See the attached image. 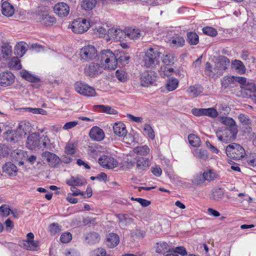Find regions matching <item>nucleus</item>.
I'll use <instances>...</instances> for the list:
<instances>
[{"instance_id": "nucleus-7", "label": "nucleus", "mask_w": 256, "mask_h": 256, "mask_svg": "<svg viewBox=\"0 0 256 256\" xmlns=\"http://www.w3.org/2000/svg\"><path fill=\"white\" fill-rule=\"evenodd\" d=\"M80 55L84 60H91L98 56L97 50L94 46H86L80 49Z\"/></svg>"}, {"instance_id": "nucleus-52", "label": "nucleus", "mask_w": 256, "mask_h": 256, "mask_svg": "<svg viewBox=\"0 0 256 256\" xmlns=\"http://www.w3.org/2000/svg\"><path fill=\"white\" fill-rule=\"evenodd\" d=\"M222 122L224 125L228 126V128L236 126L235 121L232 118L230 117H222Z\"/></svg>"}, {"instance_id": "nucleus-42", "label": "nucleus", "mask_w": 256, "mask_h": 256, "mask_svg": "<svg viewBox=\"0 0 256 256\" xmlns=\"http://www.w3.org/2000/svg\"><path fill=\"white\" fill-rule=\"evenodd\" d=\"M156 250L158 253H165L170 250L168 244L165 242H160L156 244Z\"/></svg>"}, {"instance_id": "nucleus-6", "label": "nucleus", "mask_w": 256, "mask_h": 256, "mask_svg": "<svg viewBox=\"0 0 256 256\" xmlns=\"http://www.w3.org/2000/svg\"><path fill=\"white\" fill-rule=\"evenodd\" d=\"M34 236L32 232L26 234V239L20 242V246L27 250L36 251L39 249V242L34 240Z\"/></svg>"}, {"instance_id": "nucleus-4", "label": "nucleus", "mask_w": 256, "mask_h": 256, "mask_svg": "<svg viewBox=\"0 0 256 256\" xmlns=\"http://www.w3.org/2000/svg\"><path fill=\"white\" fill-rule=\"evenodd\" d=\"M226 152L228 157L235 160H240L246 154L244 148L236 143H232L228 146L226 148Z\"/></svg>"}, {"instance_id": "nucleus-29", "label": "nucleus", "mask_w": 256, "mask_h": 256, "mask_svg": "<svg viewBox=\"0 0 256 256\" xmlns=\"http://www.w3.org/2000/svg\"><path fill=\"white\" fill-rule=\"evenodd\" d=\"M116 54L117 64L118 62L120 63L122 66L128 64L130 57L124 52H120L118 54Z\"/></svg>"}, {"instance_id": "nucleus-61", "label": "nucleus", "mask_w": 256, "mask_h": 256, "mask_svg": "<svg viewBox=\"0 0 256 256\" xmlns=\"http://www.w3.org/2000/svg\"><path fill=\"white\" fill-rule=\"evenodd\" d=\"M247 162L250 166H256V154H251L247 158Z\"/></svg>"}, {"instance_id": "nucleus-18", "label": "nucleus", "mask_w": 256, "mask_h": 256, "mask_svg": "<svg viewBox=\"0 0 256 256\" xmlns=\"http://www.w3.org/2000/svg\"><path fill=\"white\" fill-rule=\"evenodd\" d=\"M89 135L92 140L98 142L103 140L105 136L103 130L96 126L91 128Z\"/></svg>"}, {"instance_id": "nucleus-55", "label": "nucleus", "mask_w": 256, "mask_h": 256, "mask_svg": "<svg viewBox=\"0 0 256 256\" xmlns=\"http://www.w3.org/2000/svg\"><path fill=\"white\" fill-rule=\"evenodd\" d=\"M87 238L89 239V242L92 244L98 242L100 239L99 234L94 232L89 234Z\"/></svg>"}, {"instance_id": "nucleus-47", "label": "nucleus", "mask_w": 256, "mask_h": 256, "mask_svg": "<svg viewBox=\"0 0 256 256\" xmlns=\"http://www.w3.org/2000/svg\"><path fill=\"white\" fill-rule=\"evenodd\" d=\"M27 49L26 46L22 44H18L14 48V52L20 56H22L26 52Z\"/></svg>"}, {"instance_id": "nucleus-50", "label": "nucleus", "mask_w": 256, "mask_h": 256, "mask_svg": "<svg viewBox=\"0 0 256 256\" xmlns=\"http://www.w3.org/2000/svg\"><path fill=\"white\" fill-rule=\"evenodd\" d=\"M10 66L15 70H20L22 68L20 60L18 57H14L11 59L10 62Z\"/></svg>"}, {"instance_id": "nucleus-37", "label": "nucleus", "mask_w": 256, "mask_h": 256, "mask_svg": "<svg viewBox=\"0 0 256 256\" xmlns=\"http://www.w3.org/2000/svg\"><path fill=\"white\" fill-rule=\"evenodd\" d=\"M234 68L239 73L244 74L246 72V68L244 64L240 60H235L232 62Z\"/></svg>"}, {"instance_id": "nucleus-56", "label": "nucleus", "mask_w": 256, "mask_h": 256, "mask_svg": "<svg viewBox=\"0 0 256 256\" xmlns=\"http://www.w3.org/2000/svg\"><path fill=\"white\" fill-rule=\"evenodd\" d=\"M2 54L8 56L12 52V48L9 44H4L2 46Z\"/></svg>"}, {"instance_id": "nucleus-17", "label": "nucleus", "mask_w": 256, "mask_h": 256, "mask_svg": "<svg viewBox=\"0 0 256 256\" xmlns=\"http://www.w3.org/2000/svg\"><path fill=\"white\" fill-rule=\"evenodd\" d=\"M42 156L46 159L50 166L54 167L58 166L61 161L60 158L56 154L49 152H43Z\"/></svg>"}, {"instance_id": "nucleus-2", "label": "nucleus", "mask_w": 256, "mask_h": 256, "mask_svg": "<svg viewBox=\"0 0 256 256\" xmlns=\"http://www.w3.org/2000/svg\"><path fill=\"white\" fill-rule=\"evenodd\" d=\"M238 130L236 126L224 128L218 130L216 135L218 140L223 142L228 143L236 138Z\"/></svg>"}, {"instance_id": "nucleus-19", "label": "nucleus", "mask_w": 256, "mask_h": 256, "mask_svg": "<svg viewBox=\"0 0 256 256\" xmlns=\"http://www.w3.org/2000/svg\"><path fill=\"white\" fill-rule=\"evenodd\" d=\"M127 162L130 163L131 166H134L136 164V168L138 170H144L148 167V160L144 158H135L134 162L127 159Z\"/></svg>"}, {"instance_id": "nucleus-25", "label": "nucleus", "mask_w": 256, "mask_h": 256, "mask_svg": "<svg viewBox=\"0 0 256 256\" xmlns=\"http://www.w3.org/2000/svg\"><path fill=\"white\" fill-rule=\"evenodd\" d=\"M14 8L8 2H4L2 5V12L6 16H10L14 14Z\"/></svg>"}, {"instance_id": "nucleus-33", "label": "nucleus", "mask_w": 256, "mask_h": 256, "mask_svg": "<svg viewBox=\"0 0 256 256\" xmlns=\"http://www.w3.org/2000/svg\"><path fill=\"white\" fill-rule=\"evenodd\" d=\"M116 216L119 222L124 224L125 225L132 224L133 222V219L127 214H118Z\"/></svg>"}, {"instance_id": "nucleus-26", "label": "nucleus", "mask_w": 256, "mask_h": 256, "mask_svg": "<svg viewBox=\"0 0 256 256\" xmlns=\"http://www.w3.org/2000/svg\"><path fill=\"white\" fill-rule=\"evenodd\" d=\"M96 3L97 0H82L80 6L82 9L89 11L96 6Z\"/></svg>"}, {"instance_id": "nucleus-5", "label": "nucleus", "mask_w": 256, "mask_h": 256, "mask_svg": "<svg viewBox=\"0 0 256 256\" xmlns=\"http://www.w3.org/2000/svg\"><path fill=\"white\" fill-rule=\"evenodd\" d=\"M234 81L238 82L242 85V92L246 96H256V86L252 82H246L244 77L232 76Z\"/></svg>"}, {"instance_id": "nucleus-51", "label": "nucleus", "mask_w": 256, "mask_h": 256, "mask_svg": "<svg viewBox=\"0 0 256 256\" xmlns=\"http://www.w3.org/2000/svg\"><path fill=\"white\" fill-rule=\"evenodd\" d=\"M116 78L122 82H126L128 79V75L125 72L122 70H117L116 72Z\"/></svg>"}, {"instance_id": "nucleus-59", "label": "nucleus", "mask_w": 256, "mask_h": 256, "mask_svg": "<svg viewBox=\"0 0 256 256\" xmlns=\"http://www.w3.org/2000/svg\"><path fill=\"white\" fill-rule=\"evenodd\" d=\"M76 152L75 147L73 144L68 143L65 147V152L68 154H73Z\"/></svg>"}, {"instance_id": "nucleus-45", "label": "nucleus", "mask_w": 256, "mask_h": 256, "mask_svg": "<svg viewBox=\"0 0 256 256\" xmlns=\"http://www.w3.org/2000/svg\"><path fill=\"white\" fill-rule=\"evenodd\" d=\"M205 180L203 174H196L192 180V182L194 185H200L204 183Z\"/></svg>"}, {"instance_id": "nucleus-28", "label": "nucleus", "mask_w": 256, "mask_h": 256, "mask_svg": "<svg viewBox=\"0 0 256 256\" xmlns=\"http://www.w3.org/2000/svg\"><path fill=\"white\" fill-rule=\"evenodd\" d=\"M20 73L22 78H24L28 82H36L40 81V79L38 78V77L32 74L26 70H22Z\"/></svg>"}, {"instance_id": "nucleus-3", "label": "nucleus", "mask_w": 256, "mask_h": 256, "mask_svg": "<svg viewBox=\"0 0 256 256\" xmlns=\"http://www.w3.org/2000/svg\"><path fill=\"white\" fill-rule=\"evenodd\" d=\"M160 54L161 52L156 49L152 48H148L146 52L143 60L144 66L146 68H152L158 64Z\"/></svg>"}, {"instance_id": "nucleus-60", "label": "nucleus", "mask_w": 256, "mask_h": 256, "mask_svg": "<svg viewBox=\"0 0 256 256\" xmlns=\"http://www.w3.org/2000/svg\"><path fill=\"white\" fill-rule=\"evenodd\" d=\"M233 77L232 76H224L221 81L222 85L224 88H226L228 86L229 84L232 82Z\"/></svg>"}, {"instance_id": "nucleus-46", "label": "nucleus", "mask_w": 256, "mask_h": 256, "mask_svg": "<svg viewBox=\"0 0 256 256\" xmlns=\"http://www.w3.org/2000/svg\"><path fill=\"white\" fill-rule=\"evenodd\" d=\"M144 134L151 140H153L155 138L154 132L150 125L148 124H144Z\"/></svg>"}, {"instance_id": "nucleus-39", "label": "nucleus", "mask_w": 256, "mask_h": 256, "mask_svg": "<svg viewBox=\"0 0 256 256\" xmlns=\"http://www.w3.org/2000/svg\"><path fill=\"white\" fill-rule=\"evenodd\" d=\"M188 140L190 144L194 147H198L200 144V138L196 134H190L188 136Z\"/></svg>"}, {"instance_id": "nucleus-12", "label": "nucleus", "mask_w": 256, "mask_h": 256, "mask_svg": "<svg viewBox=\"0 0 256 256\" xmlns=\"http://www.w3.org/2000/svg\"><path fill=\"white\" fill-rule=\"evenodd\" d=\"M14 75L9 71H5L0 73V84L2 86L12 85L14 82Z\"/></svg>"}, {"instance_id": "nucleus-62", "label": "nucleus", "mask_w": 256, "mask_h": 256, "mask_svg": "<svg viewBox=\"0 0 256 256\" xmlns=\"http://www.w3.org/2000/svg\"><path fill=\"white\" fill-rule=\"evenodd\" d=\"M238 119L240 122L246 125H249L250 124V120L248 117L244 114H240L238 116Z\"/></svg>"}, {"instance_id": "nucleus-21", "label": "nucleus", "mask_w": 256, "mask_h": 256, "mask_svg": "<svg viewBox=\"0 0 256 256\" xmlns=\"http://www.w3.org/2000/svg\"><path fill=\"white\" fill-rule=\"evenodd\" d=\"M120 242L119 236L114 233H110L107 235L106 244L110 248L116 247Z\"/></svg>"}, {"instance_id": "nucleus-13", "label": "nucleus", "mask_w": 256, "mask_h": 256, "mask_svg": "<svg viewBox=\"0 0 256 256\" xmlns=\"http://www.w3.org/2000/svg\"><path fill=\"white\" fill-rule=\"evenodd\" d=\"M108 36L109 37L108 40L120 41L126 38V34L125 31H122L120 29L112 28L108 30Z\"/></svg>"}, {"instance_id": "nucleus-30", "label": "nucleus", "mask_w": 256, "mask_h": 256, "mask_svg": "<svg viewBox=\"0 0 256 256\" xmlns=\"http://www.w3.org/2000/svg\"><path fill=\"white\" fill-rule=\"evenodd\" d=\"M126 36L131 39L138 38L140 36V30L136 28H128L126 30Z\"/></svg>"}, {"instance_id": "nucleus-34", "label": "nucleus", "mask_w": 256, "mask_h": 256, "mask_svg": "<svg viewBox=\"0 0 256 256\" xmlns=\"http://www.w3.org/2000/svg\"><path fill=\"white\" fill-rule=\"evenodd\" d=\"M187 40L190 45H196L199 42L198 36L196 32H188Z\"/></svg>"}, {"instance_id": "nucleus-57", "label": "nucleus", "mask_w": 256, "mask_h": 256, "mask_svg": "<svg viewBox=\"0 0 256 256\" xmlns=\"http://www.w3.org/2000/svg\"><path fill=\"white\" fill-rule=\"evenodd\" d=\"M11 212L9 206L6 204H3L0 206V213L4 216H8Z\"/></svg>"}, {"instance_id": "nucleus-43", "label": "nucleus", "mask_w": 256, "mask_h": 256, "mask_svg": "<svg viewBox=\"0 0 256 256\" xmlns=\"http://www.w3.org/2000/svg\"><path fill=\"white\" fill-rule=\"evenodd\" d=\"M205 181L210 182L216 178L218 175L212 170H208L203 173Z\"/></svg>"}, {"instance_id": "nucleus-20", "label": "nucleus", "mask_w": 256, "mask_h": 256, "mask_svg": "<svg viewBox=\"0 0 256 256\" xmlns=\"http://www.w3.org/2000/svg\"><path fill=\"white\" fill-rule=\"evenodd\" d=\"M113 130L115 134L119 137H124L128 133L125 124L120 122L114 124Z\"/></svg>"}, {"instance_id": "nucleus-9", "label": "nucleus", "mask_w": 256, "mask_h": 256, "mask_svg": "<svg viewBox=\"0 0 256 256\" xmlns=\"http://www.w3.org/2000/svg\"><path fill=\"white\" fill-rule=\"evenodd\" d=\"M74 88L78 94L84 96H94L96 94L95 90L92 87L84 83L76 82Z\"/></svg>"}, {"instance_id": "nucleus-63", "label": "nucleus", "mask_w": 256, "mask_h": 256, "mask_svg": "<svg viewBox=\"0 0 256 256\" xmlns=\"http://www.w3.org/2000/svg\"><path fill=\"white\" fill-rule=\"evenodd\" d=\"M192 113L195 116H204V108H194L192 110Z\"/></svg>"}, {"instance_id": "nucleus-48", "label": "nucleus", "mask_w": 256, "mask_h": 256, "mask_svg": "<svg viewBox=\"0 0 256 256\" xmlns=\"http://www.w3.org/2000/svg\"><path fill=\"white\" fill-rule=\"evenodd\" d=\"M162 60L166 65L170 66L174 64L176 60L173 54H168L164 56Z\"/></svg>"}, {"instance_id": "nucleus-58", "label": "nucleus", "mask_w": 256, "mask_h": 256, "mask_svg": "<svg viewBox=\"0 0 256 256\" xmlns=\"http://www.w3.org/2000/svg\"><path fill=\"white\" fill-rule=\"evenodd\" d=\"M72 239V236L70 232H64L62 234L60 238V240L62 243H68Z\"/></svg>"}, {"instance_id": "nucleus-10", "label": "nucleus", "mask_w": 256, "mask_h": 256, "mask_svg": "<svg viewBox=\"0 0 256 256\" xmlns=\"http://www.w3.org/2000/svg\"><path fill=\"white\" fill-rule=\"evenodd\" d=\"M102 68L99 64L91 62L86 65L84 69V74L90 77L96 76L102 73Z\"/></svg>"}, {"instance_id": "nucleus-35", "label": "nucleus", "mask_w": 256, "mask_h": 256, "mask_svg": "<svg viewBox=\"0 0 256 256\" xmlns=\"http://www.w3.org/2000/svg\"><path fill=\"white\" fill-rule=\"evenodd\" d=\"M178 84V82L176 78H170L168 80L166 88L168 92L172 91L177 88Z\"/></svg>"}, {"instance_id": "nucleus-31", "label": "nucleus", "mask_w": 256, "mask_h": 256, "mask_svg": "<svg viewBox=\"0 0 256 256\" xmlns=\"http://www.w3.org/2000/svg\"><path fill=\"white\" fill-rule=\"evenodd\" d=\"M134 152L138 155L146 156L150 154V148L146 145L139 146L134 148Z\"/></svg>"}, {"instance_id": "nucleus-53", "label": "nucleus", "mask_w": 256, "mask_h": 256, "mask_svg": "<svg viewBox=\"0 0 256 256\" xmlns=\"http://www.w3.org/2000/svg\"><path fill=\"white\" fill-rule=\"evenodd\" d=\"M202 32L204 34L212 36H216L218 34V32L215 28L210 26L204 27L202 28Z\"/></svg>"}, {"instance_id": "nucleus-38", "label": "nucleus", "mask_w": 256, "mask_h": 256, "mask_svg": "<svg viewBox=\"0 0 256 256\" xmlns=\"http://www.w3.org/2000/svg\"><path fill=\"white\" fill-rule=\"evenodd\" d=\"M96 107L100 108V111L102 112L110 114H116L118 112L114 108L105 105H98Z\"/></svg>"}, {"instance_id": "nucleus-8", "label": "nucleus", "mask_w": 256, "mask_h": 256, "mask_svg": "<svg viewBox=\"0 0 256 256\" xmlns=\"http://www.w3.org/2000/svg\"><path fill=\"white\" fill-rule=\"evenodd\" d=\"M90 22L84 18H78L72 22L71 28L73 32L76 34H82L88 30Z\"/></svg>"}, {"instance_id": "nucleus-32", "label": "nucleus", "mask_w": 256, "mask_h": 256, "mask_svg": "<svg viewBox=\"0 0 256 256\" xmlns=\"http://www.w3.org/2000/svg\"><path fill=\"white\" fill-rule=\"evenodd\" d=\"M170 41V44L176 48L182 46L185 43L184 38L179 36L172 37Z\"/></svg>"}, {"instance_id": "nucleus-11", "label": "nucleus", "mask_w": 256, "mask_h": 256, "mask_svg": "<svg viewBox=\"0 0 256 256\" xmlns=\"http://www.w3.org/2000/svg\"><path fill=\"white\" fill-rule=\"evenodd\" d=\"M99 164L104 168L113 169L118 165V162L112 157L108 156H102L98 159Z\"/></svg>"}, {"instance_id": "nucleus-49", "label": "nucleus", "mask_w": 256, "mask_h": 256, "mask_svg": "<svg viewBox=\"0 0 256 256\" xmlns=\"http://www.w3.org/2000/svg\"><path fill=\"white\" fill-rule=\"evenodd\" d=\"M49 230L51 234L59 233L62 230V226L58 223H52L49 226Z\"/></svg>"}, {"instance_id": "nucleus-36", "label": "nucleus", "mask_w": 256, "mask_h": 256, "mask_svg": "<svg viewBox=\"0 0 256 256\" xmlns=\"http://www.w3.org/2000/svg\"><path fill=\"white\" fill-rule=\"evenodd\" d=\"M190 94L198 96L204 90L202 86L200 84H196L194 86H190L189 88Z\"/></svg>"}, {"instance_id": "nucleus-40", "label": "nucleus", "mask_w": 256, "mask_h": 256, "mask_svg": "<svg viewBox=\"0 0 256 256\" xmlns=\"http://www.w3.org/2000/svg\"><path fill=\"white\" fill-rule=\"evenodd\" d=\"M30 130V126L29 123H26L25 122H22L20 123L18 131L21 135H26L28 132H29Z\"/></svg>"}, {"instance_id": "nucleus-1", "label": "nucleus", "mask_w": 256, "mask_h": 256, "mask_svg": "<svg viewBox=\"0 0 256 256\" xmlns=\"http://www.w3.org/2000/svg\"><path fill=\"white\" fill-rule=\"evenodd\" d=\"M98 58L102 64L104 62L105 66L108 69L114 70L117 68L116 54L110 50H102Z\"/></svg>"}, {"instance_id": "nucleus-44", "label": "nucleus", "mask_w": 256, "mask_h": 256, "mask_svg": "<svg viewBox=\"0 0 256 256\" xmlns=\"http://www.w3.org/2000/svg\"><path fill=\"white\" fill-rule=\"evenodd\" d=\"M194 154L196 158L202 160H206L208 158L206 151L203 149L195 150Z\"/></svg>"}, {"instance_id": "nucleus-64", "label": "nucleus", "mask_w": 256, "mask_h": 256, "mask_svg": "<svg viewBox=\"0 0 256 256\" xmlns=\"http://www.w3.org/2000/svg\"><path fill=\"white\" fill-rule=\"evenodd\" d=\"M27 109L28 110V112L33 114H38L42 115H46V112L42 108H29Z\"/></svg>"}, {"instance_id": "nucleus-41", "label": "nucleus", "mask_w": 256, "mask_h": 256, "mask_svg": "<svg viewBox=\"0 0 256 256\" xmlns=\"http://www.w3.org/2000/svg\"><path fill=\"white\" fill-rule=\"evenodd\" d=\"M224 195V191L220 188L215 189L212 192V198L218 201L222 200Z\"/></svg>"}, {"instance_id": "nucleus-23", "label": "nucleus", "mask_w": 256, "mask_h": 256, "mask_svg": "<svg viewBox=\"0 0 256 256\" xmlns=\"http://www.w3.org/2000/svg\"><path fill=\"white\" fill-rule=\"evenodd\" d=\"M153 73L154 72L152 71H147L143 73L140 78L141 84L142 86H146L152 83L154 80Z\"/></svg>"}, {"instance_id": "nucleus-54", "label": "nucleus", "mask_w": 256, "mask_h": 256, "mask_svg": "<svg viewBox=\"0 0 256 256\" xmlns=\"http://www.w3.org/2000/svg\"><path fill=\"white\" fill-rule=\"evenodd\" d=\"M204 116L216 118L218 116V113L216 109L213 108H204Z\"/></svg>"}, {"instance_id": "nucleus-15", "label": "nucleus", "mask_w": 256, "mask_h": 256, "mask_svg": "<svg viewBox=\"0 0 256 256\" xmlns=\"http://www.w3.org/2000/svg\"><path fill=\"white\" fill-rule=\"evenodd\" d=\"M54 10L58 16L63 18L67 16L69 14L70 8L66 3L59 2L54 6Z\"/></svg>"}, {"instance_id": "nucleus-22", "label": "nucleus", "mask_w": 256, "mask_h": 256, "mask_svg": "<svg viewBox=\"0 0 256 256\" xmlns=\"http://www.w3.org/2000/svg\"><path fill=\"white\" fill-rule=\"evenodd\" d=\"M66 184L71 186H80L86 184V182L84 178L82 176H72L70 179L66 181Z\"/></svg>"}, {"instance_id": "nucleus-27", "label": "nucleus", "mask_w": 256, "mask_h": 256, "mask_svg": "<svg viewBox=\"0 0 256 256\" xmlns=\"http://www.w3.org/2000/svg\"><path fill=\"white\" fill-rule=\"evenodd\" d=\"M41 22L46 26H52L56 22V18L52 16L49 14H43L40 18Z\"/></svg>"}, {"instance_id": "nucleus-16", "label": "nucleus", "mask_w": 256, "mask_h": 256, "mask_svg": "<svg viewBox=\"0 0 256 256\" xmlns=\"http://www.w3.org/2000/svg\"><path fill=\"white\" fill-rule=\"evenodd\" d=\"M40 136L38 134L32 133L27 138L26 146L32 150L40 146Z\"/></svg>"}, {"instance_id": "nucleus-24", "label": "nucleus", "mask_w": 256, "mask_h": 256, "mask_svg": "<svg viewBox=\"0 0 256 256\" xmlns=\"http://www.w3.org/2000/svg\"><path fill=\"white\" fill-rule=\"evenodd\" d=\"M2 170L4 172L10 176H16L18 171L17 167L10 162H6L2 166Z\"/></svg>"}, {"instance_id": "nucleus-14", "label": "nucleus", "mask_w": 256, "mask_h": 256, "mask_svg": "<svg viewBox=\"0 0 256 256\" xmlns=\"http://www.w3.org/2000/svg\"><path fill=\"white\" fill-rule=\"evenodd\" d=\"M218 60L214 69H217L218 72L216 73L220 75L227 68L230 62L228 58L222 56H220Z\"/></svg>"}]
</instances>
